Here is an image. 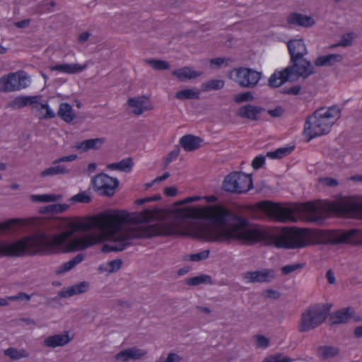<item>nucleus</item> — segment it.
Here are the masks:
<instances>
[{
    "instance_id": "obj_1",
    "label": "nucleus",
    "mask_w": 362,
    "mask_h": 362,
    "mask_svg": "<svg viewBox=\"0 0 362 362\" xmlns=\"http://www.w3.org/2000/svg\"><path fill=\"white\" fill-rule=\"evenodd\" d=\"M153 216L151 209L134 214L120 210L104 211L102 219L109 243L103 246L102 252L123 251L134 239L189 233L207 242L238 240L247 244V218L221 205L184 207L177 209L166 221L132 226L148 222Z\"/></svg>"
},
{
    "instance_id": "obj_2",
    "label": "nucleus",
    "mask_w": 362,
    "mask_h": 362,
    "mask_svg": "<svg viewBox=\"0 0 362 362\" xmlns=\"http://www.w3.org/2000/svg\"><path fill=\"white\" fill-rule=\"evenodd\" d=\"M65 226L64 231L52 235L40 232L16 241H0V255L18 257L82 250V237L70 240L76 232L82 231V221H67Z\"/></svg>"
},
{
    "instance_id": "obj_3",
    "label": "nucleus",
    "mask_w": 362,
    "mask_h": 362,
    "mask_svg": "<svg viewBox=\"0 0 362 362\" xmlns=\"http://www.w3.org/2000/svg\"><path fill=\"white\" fill-rule=\"evenodd\" d=\"M257 212H255V218H262L264 215L281 222H295L296 218L295 213L306 212L314 214L317 212V207L312 203H305L301 205L292 204L291 206H283L271 201H263L256 204Z\"/></svg>"
},
{
    "instance_id": "obj_4",
    "label": "nucleus",
    "mask_w": 362,
    "mask_h": 362,
    "mask_svg": "<svg viewBox=\"0 0 362 362\" xmlns=\"http://www.w3.org/2000/svg\"><path fill=\"white\" fill-rule=\"evenodd\" d=\"M341 110L337 106L328 109L319 108L308 117L304 127L303 134L307 141L329 132L334 122L340 117Z\"/></svg>"
},
{
    "instance_id": "obj_5",
    "label": "nucleus",
    "mask_w": 362,
    "mask_h": 362,
    "mask_svg": "<svg viewBox=\"0 0 362 362\" xmlns=\"http://www.w3.org/2000/svg\"><path fill=\"white\" fill-rule=\"evenodd\" d=\"M327 313L325 305H316L308 308L301 315L299 331L305 332L317 327L325 321Z\"/></svg>"
},
{
    "instance_id": "obj_6",
    "label": "nucleus",
    "mask_w": 362,
    "mask_h": 362,
    "mask_svg": "<svg viewBox=\"0 0 362 362\" xmlns=\"http://www.w3.org/2000/svg\"><path fill=\"white\" fill-rule=\"evenodd\" d=\"M252 187L251 175L241 172H232L224 179L222 188L224 191L243 194L248 192Z\"/></svg>"
},
{
    "instance_id": "obj_7",
    "label": "nucleus",
    "mask_w": 362,
    "mask_h": 362,
    "mask_svg": "<svg viewBox=\"0 0 362 362\" xmlns=\"http://www.w3.org/2000/svg\"><path fill=\"white\" fill-rule=\"evenodd\" d=\"M291 65L284 69V72L294 81L300 77L303 79L316 73L311 62L304 57L290 58Z\"/></svg>"
},
{
    "instance_id": "obj_8",
    "label": "nucleus",
    "mask_w": 362,
    "mask_h": 362,
    "mask_svg": "<svg viewBox=\"0 0 362 362\" xmlns=\"http://www.w3.org/2000/svg\"><path fill=\"white\" fill-rule=\"evenodd\" d=\"M42 96H18L11 101L8 106L13 109H21L25 106L30 105L33 109H46V113L42 116V118L51 119L55 117V113L49 108L47 103L40 102Z\"/></svg>"
},
{
    "instance_id": "obj_9",
    "label": "nucleus",
    "mask_w": 362,
    "mask_h": 362,
    "mask_svg": "<svg viewBox=\"0 0 362 362\" xmlns=\"http://www.w3.org/2000/svg\"><path fill=\"white\" fill-rule=\"evenodd\" d=\"M28 78L23 71L10 73L0 78V92L19 90L28 86Z\"/></svg>"
},
{
    "instance_id": "obj_10",
    "label": "nucleus",
    "mask_w": 362,
    "mask_h": 362,
    "mask_svg": "<svg viewBox=\"0 0 362 362\" xmlns=\"http://www.w3.org/2000/svg\"><path fill=\"white\" fill-rule=\"evenodd\" d=\"M92 182L95 191L99 194L106 197L113 196L119 186L117 178L110 177L105 173H100L95 176Z\"/></svg>"
},
{
    "instance_id": "obj_11",
    "label": "nucleus",
    "mask_w": 362,
    "mask_h": 362,
    "mask_svg": "<svg viewBox=\"0 0 362 362\" xmlns=\"http://www.w3.org/2000/svg\"><path fill=\"white\" fill-rule=\"evenodd\" d=\"M360 231L357 229L348 230H329L325 233V240L330 244L354 243L361 242Z\"/></svg>"
},
{
    "instance_id": "obj_12",
    "label": "nucleus",
    "mask_w": 362,
    "mask_h": 362,
    "mask_svg": "<svg viewBox=\"0 0 362 362\" xmlns=\"http://www.w3.org/2000/svg\"><path fill=\"white\" fill-rule=\"evenodd\" d=\"M235 73V81L243 88L255 87L262 77V73L252 69L240 67L234 69Z\"/></svg>"
},
{
    "instance_id": "obj_13",
    "label": "nucleus",
    "mask_w": 362,
    "mask_h": 362,
    "mask_svg": "<svg viewBox=\"0 0 362 362\" xmlns=\"http://www.w3.org/2000/svg\"><path fill=\"white\" fill-rule=\"evenodd\" d=\"M274 269H263L258 271L247 272L243 274L244 280L247 283H269L275 279Z\"/></svg>"
},
{
    "instance_id": "obj_14",
    "label": "nucleus",
    "mask_w": 362,
    "mask_h": 362,
    "mask_svg": "<svg viewBox=\"0 0 362 362\" xmlns=\"http://www.w3.org/2000/svg\"><path fill=\"white\" fill-rule=\"evenodd\" d=\"M77 159L76 154H71L66 156L60 157L52 162L53 165L59 164L62 162H71ZM68 170L64 165H58L49 167L40 173L41 177L53 176L57 175L68 174Z\"/></svg>"
},
{
    "instance_id": "obj_15",
    "label": "nucleus",
    "mask_w": 362,
    "mask_h": 362,
    "mask_svg": "<svg viewBox=\"0 0 362 362\" xmlns=\"http://www.w3.org/2000/svg\"><path fill=\"white\" fill-rule=\"evenodd\" d=\"M88 284L86 281L74 285L71 287L64 288L58 293L57 296L48 298L46 302L47 306H52V302H58L61 298H68L74 295L81 294L86 291Z\"/></svg>"
},
{
    "instance_id": "obj_16",
    "label": "nucleus",
    "mask_w": 362,
    "mask_h": 362,
    "mask_svg": "<svg viewBox=\"0 0 362 362\" xmlns=\"http://www.w3.org/2000/svg\"><path fill=\"white\" fill-rule=\"evenodd\" d=\"M127 105L132 108V113L136 116L141 115L144 111L153 109L151 103L145 95L129 98Z\"/></svg>"
},
{
    "instance_id": "obj_17",
    "label": "nucleus",
    "mask_w": 362,
    "mask_h": 362,
    "mask_svg": "<svg viewBox=\"0 0 362 362\" xmlns=\"http://www.w3.org/2000/svg\"><path fill=\"white\" fill-rule=\"evenodd\" d=\"M264 109L259 106L247 104L240 107L236 113L237 116L247 119L252 121H257L259 119L260 114Z\"/></svg>"
},
{
    "instance_id": "obj_18",
    "label": "nucleus",
    "mask_w": 362,
    "mask_h": 362,
    "mask_svg": "<svg viewBox=\"0 0 362 362\" xmlns=\"http://www.w3.org/2000/svg\"><path fill=\"white\" fill-rule=\"evenodd\" d=\"M287 47L290 58L305 57L308 54L306 45L302 38L290 40L287 42Z\"/></svg>"
},
{
    "instance_id": "obj_19",
    "label": "nucleus",
    "mask_w": 362,
    "mask_h": 362,
    "mask_svg": "<svg viewBox=\"0 0 362 362\" xmlns=\"http://www.w3.org/2000/svg\"><path fill=\"white\" fill-rule=\"evenodd\" d=\"M287 23L289 25L308 28L315 25V22L311 16L299 13H291L287 17Z\"/></svg>"
},
{
    "instance_id": "obj_20",
    "label": "nucleus",
    "mask_w": 362,
    "mask_h": 362,
    "mask_svg": "<svg viewBox=\"0 0 362 362\" xmlns=\"http://www.w3.org/2000/svg\"><path fill=\"white\" fill-rule=\"evenodd\" d=\"M71 340L69 333L66 332L64 334H57L47 337L44 339L43 344L46 347L54 349L66 345Z\"/></svg>"
},
{
    "instance_id": "obj_21",
    "label": "nucleus",
    "mask_w": 362,
    "mask_h": 362,
    "mask_svg": "<svg viewBox=\"0 0 362 362\" xmlns=\"http://www.w3.org/2000/svg\"><path fill=\"white\" fill-rule=\"evenodd\" d=\"M354 314L353 308L347 307L334 312L329 316L330 325L346 323Z\"/></svg>"
},
{
    "instance_id": "obj_22",
    "label": "nucleus",
    "mask_w": 362,
    "mask_h": 362,
    "mask_svg": "<svg viewBox=\"0 0 362 362\" xmlns=\"http://www.w3.org/2000/svg\"><path fill=\"white\" fill-rule=\"evenodd\" d=\"M203 139L192 134H186L182 136L179 144L186 151H194L201 147Z\"/></svg>"
},
{
    "instance_id": "obj_23",
    "label": "nucleus",
    "mask_w": 362,
    "mask_h": 362,
    "mask_svg": "<svg viewBox=\"0 0 362 362\" xmlns=\"http://www.w3.org/2000/svg\"><path fill=\"white\" fill-rule=\"evenodd\" d=\"M146 352L136 347L122 350L115 356L116 361L127 362L131 359L138 360L145 355Z\"/></svg>"
},
{
    "instance_id": "obj_24",
    "label": "nucleus",
    "mask_w": 362,
    "mask_h": 362,
    "mask_svg": "<svg viewBox=\"0 0 362 362\" xmlns=\"http://www.w3.org/2000/svg\"><path fill=\"white\" fill-rule=\"evenodd\" d=\"M87 64H59L50 67L51 71H57L59 72L74 74L80 73L87 68Z\"/></svg>"
},
{
    "instance_id": "obj_25",
    "label": "nucleus",
    "mask_w": 362,
    "mask_h": 362,
    "mask_svg": "<svg viewBox=\"0 0 362 362\" xmlns=\"http://www.w3.org/2000/svg\"><path fill=\"white\" fill-rule=\"evenodd\" d=\"M344 57L339 54H331L318 57L314 62L316 66H331L336 63L341 62Z\"/></svg>"
},
{
    "instance_id": "obj_26",
    "label": "nucleus",
    "mask_w": 362,
    "mask_h": 362,
    "mask_svg": "<svg viewBox=\"0 0 362 362\" xmlns=\"http://www.w3.org/2000/svg\"><path fill=\"white\" fill-rule=\"evenodd\" d=\"M105 141V139L104 138L86 139L81 143L76 144L75 148L78 150H82L83 152H86L90 149L97 150L103 146Z\"/></svg>"
},
{
    "instance_id": "obj_27",
    "label": "nucleus",
    "mask_w": 362,
    "mask_h": 362,
    "mask_svg": "<svg viewBox=\"0 0 362 362\" xmlns=\"http://www.w3.org/2000/svg\"><path fill=\"white\" fill-rule=\"evenodd\" d=\"M293 81L288 74L284 72V69L281 71H275L269 78L268 85L272 88H278L286 81Z\"/></svg>"
},
{
    "instance_id": "obj_28",
    "label": "nucleus",
    "mask_w": 362,
    "mask_h": 362,
    "mask_svg": "<svg viewBox=\"0 0 362 362\" xmlns=\"http://www.w3.org/2000/svg\"><path fill=\"white\" fill-rule=\"evenodd\" d=\"M317 356L322 360L334 358L339 354V349L334 346H320L316 349Z\"/></svg>"
},
{
    "instance_id": "obj_29",
    "label": "nucleus",
    "mask_w": 362,
    "mask_h": 362,
    "mask_svg": "<svg viewBox=\"0 0 362 362\" xmlns=\"http://www.w3.org/2000/svg\"><path fill=\"white\" fill-rule=\"evenodd\" d=\"M202 74V72H198L192 70L188 66H185L183 68H180L173 71V75L175 76L180 81L196 78L197 77L201 76Z\"/></svg>"
},
{
    "instance_id": "obj_30",
    "label": "nucleus",
    "mask_w": 362,
    "mask_h": 362,
    "mask_svg": "<svg viewBox=\"0 0 362 362\" xmlns=\"http://www.w3.org/2000/svg\"><path fill=\"white\" fill-rule=\"evenodd\" d=\"M344 209L352 216L362 218V203L347 200L344 203Z\"/></svg>"
},
{
    "instance_id": "obj_31",
    "label": "nucleus",
    "mask_w": 362,
    "mask_h": 362,
    "mask_svg": "<svg viewBox=\"0 0 362 362\" xmlns=\"http://www.w3.org/2000/svg\"><path fill=\"white\" fill-rule=\"evenodd\" d=\"M57 115L67 123H70L75 118L72 107L67 103H62L59 105Z\"/></svg>"
},
{
    "instance_id": "obj_32",
    "label": "nucleus",
    "mask_w": 362,
    "mask_h": 362,
    "mask_svg": "<svg viewBox=\"0 0 362 362\" xmlns=\"http://www.w3.org/2000/svg\"><path fill=\"white\" fill-rule=\"evenodd\" d=\"M134 163L132 158L122 159L118 163L109 164L107 168L110 170H118L122 172L129 173L132 170Z\"/></svg>"
},
{
    "instance_id": "obj_33",
    "label": "nucleus",
    "mask_w": 362,
    "mask_h": 362,
    "mask_svg": "<svg viewBox=\"0 0 362 362\" xmlns=\"http://www.w3.org/2000/svg\"><path fill=\"white\" fill-rule=\"evenodd\" d=\"M69 206L66 204H54L41 207L40 212L42 214L54 215L65 211L69 209Z\"/></svg>"
},
{
    "instance_id": "obj_34",
    "label": "nucleus",
    "mask_w": 362,
    "mask_h": 362,
    "mask_svg": "<svg viewBox=\"0 0 362 362\" xmlns=\"http://www.w3.org/2000/svg\"><path fill=\"white\" fill-rule=\"evenodd\" d=\"M85 258V255L82 253L78 254L71 260L64 263L58 270L57 273L62 274L69 272L75 267L77 264L81 263Z\"/></svg>"
},
{
    "instance_id": "obj_35",
    "label": "nucleus",
    "mask_w": 362,
    "mask_h": 362,
    "mask_svg": "<svg viewBox=\"0 0 362 362\" xmlns=\"http://www.w3.org/2000/svg\"><path fill=\"white\" fill-rule=\"evenodd\" d=\"M225 82L221 79H212L202 84V91L218 90L223 88Z\"/></svg>"
},
{
    "instance_id": "obj_36",
    "label": "nucleus",
    "mask_w": 362,
    "mask_h": 362,
    "mask_svg": "<svg viewBox=\"0 0 362 362\" xmlns=\"http://www.w3.org/2000/svg\"><path fill=\"white\" fill-rule=\"evenodd\" d=\"M144 62L150 65L153 69L161 71L168 70L170 69V64L165 60L156 59H144Z\"/></svg>"
},
{
    "instance_id": "obj_37",
    "label": "nucleus",
    "mask_w": 362,
    "mask_h": 362,
    "mask_svg": "<svg viewBox=\"0 0 362 362\" xmlns=\"http://www.w3.org/2000/svg\"><path fill=\"white\" fill-rule=\"evenodd\" d=\"M4 354L12 360H18L22 358L29 357V354L26 351L23 349L18 350L17 349L11 347L4 350Z\"/></svg>"
},
{
    "instance_id": "obj_38",
    "label": "nucleus",
    "mask_w": 362,
    "mask_h": 362,
    "mask_svg": "<svg viewBox=\"0 0 362 362\" xmlns=\"http://www.w3.org/2000/svg\"><path fill=\"white\" fill-rule=\"evenodd\" d=\"M199 90L189 88L177 91L175 94V97L179 100L199 99Z\"/></svg>"
},
{
    "instance_id": "obj_39",
    "label": "nucleus",
    "mask_w": 362,
    "mask_h": 362,
    "mask_svg": "<svg viewBox=\"0 0 362 362\" xmlns=\"http://www.w3.org/2000/svg\"><path fill=\"white\" fill-rule=\"evenodd\" d=\"M203 283L212 284L213 281L211 277L206 274H202L186 280V284L189 286H197Z\"/></svg>"
},
{
    "instance_id": "obj_40",
    "label": "nucleus",
    "mask_w": 362,
    "mask_h": 362,
    "mask_svg": "<svg viewBox=\"0 0 362 362\" xmlns=\"http://www.w3.org/2000/svg\"><path fill=\"white\" fill-rule=\"evenodd\" d=\"M31 200L33 202H54L62 199V196L61 194L55 195V194H40V195H32Z\"/></svg>"
},
{
    "instance_id": "obj_41",
    "label": "nucleus",
    "mask_w": 362,
    "mask_h": 362,
    "mask_svg": "<svg viewBox=\"0 0 362 362\" xmlns=\"http://www.w3.org/2000/svg\"><path fill=\"white\" fill-rule=\"evenodd\" d=\"M293 150V147L279 148L274 151L267 152V156L273 159H279L291 153Z\"/></svg>"
},
{
    "instance_id": "obj_42",
    "label": "nucleus",
    "mask_w": 362,
    "mask_h": 362,
    "mask_svg": "<svg viewBox=\"0 0 362 362\" xmlns=\"http://www.w3.org/2000/svg\"><path fill=\"white\" fill-rule=\"evenodd\" d=\"M210 250H205L198 253L191 254L184 257L185 260H190L193 262H199L207 259L209 257Z\"/></svg>"
},
{
    "instance_id": "obj_43",
    "label": "nucleus",
    "mask_w": 362,
    "mask_h": 362,
    "mask_svg": "<svg viewBox=\"0 0 362 362\" xmlns=\"http://www.w3.org/2000/svg\"><path fill=\"white\" fill-rule=\"evenodd\" d=\"M254 100L252 93L250 91L235 94L233 100L236 103H242L244 102H252Z\"/></svg>"
},
{
    "instance_id": "obj_44",
    "label": "nucleus",
    "mask_w": 362,
    "mask_h": 362,
    "mask_svg": "<svg viewBox=\"0 0 362 362\" xmlns=\"http://www.w3.org/2000/svg\"><path fill=\"white\" fill-rule=\"evenodd\" d=\"M180 154V148L179 147H176L174 150L170 151L164 158V162L163 164V169H166L168 167V165L175 159Z\"/></svg>"
},
{
    "instance_id": "obj_45",
    "label": "nucleus",
    "mask_w": 362,
    "mask_h": 362,
    "mask_svg": "<svg viewBox=\"0 0 362 362\" xmlns=\"http://www.w3.org/2000/svg\"><path fill=\"white\" fill-rule=\"evenodd\" d=\"M354 36L353 33H347L345 35H343L340 41L338 44L334 45L332 47H335L337 46H342V47H349L352 45V41Z\"/></svg>"
},
{
    "instance_id": "obj_46",
    "label": "nucleus",
    "mask_w": 362,
    "mask_h": 362,
    "mask_svg": "<svg viewBox=\"0 0 362 362\" xmlns=\"http://www.w3.org/2000/svg\"><path fill=\"white\" fill-rule=\"evenodd\" d=\"M70 200L73 202L87 204L91 201V198L85 192H82L72 197Z\"/></svg>"
},
{
    "instance_id": "obj_47",
    "label": "nucleus",
    "mask_w": 362,
    "mask_h": 362,
    "mask_svg": "<svg viewBox=\"0 0 362 362\" xmlns=\"http://www.w3.org/2000/svg\"><path fill=\"white\" fill-rule=\"evenodd\" d=\"M292 359L288 356H284L282 354H277L267 357L262 362H291Z\"/></svg>"
},
{
    "instance_id": "obj_48",
    "label": "nucleus",
    "mask_w": 362,
    "mask_h": 362,
    "mask_svg": "<svg viewBox=\"0 0 362 362\" xmlns=\"http://www.w3.org/2000/svg\"><path fill=\"white\" fill-rule=\"evenodd\" d=\"M182 360V356H179L176 353L170 352L168 354L166 359H163L160 357L155 362H180Z\"/></svg>"
},
{
    "instance_id": "obj_49",
    "label": "nucleus",
    "mask_w": 362,
    "mask_h": 362,
    "mask_svg": "<svg viewBox=\"0 0 362 362\" xmlns=\"http://www.w3.org/2000/svg\"><path fill=\"white\" fill-rule=\"evenodd\" d=\"M231 61L232 60L230 58L217 57L210 59L209 63L211 66L215 65L218 67H221L223 64L225 66H228Z\"/></svg>"
},
{
    "instance_id": "obj_50",
    "label": "nucleus",
    "mask_w": 362,
    "mask_h": 362,
    "mask_svg": "<svg viewBox=\"0 0 362 362\" xmlns=\"http://www.w3.org/2000/svg\"><path fill=\"white\" fill-rule=\"evenodd\" d=\"M318 181L327 187H336L339 185V182L337 179L329 177H320Z\"/></svg>"
},
{
    "instance_id": "obj_51",
    "label": "nucleus",
    "mask_w": 362,
    "mask_h": 362,
    "mask_svg": "<svg viewBox=\"0 0 362 362\" xmlns=\"http://www.w3.org/2000/svg\"><path fill=\"white\" fill-rule=\"evenodd\" d=\"M303 264H288L283 267L281 268V272L283 274L288 275L290 273L303 267Z\"/></svg>"
},
{
    "instance_id": "obj_52",
    "label": "nucleus",
    "mask_w": 362,
    "mask_h": 362,
    "mask_svg": "<svg viewBox=\"0 0 362 362\" xmlns=\"http://www.w3.org/2000/svg\"><path fill=\"white\" fill-rule=\"evenodd\" d=\"M122 265V261L120 259H114L108 262L109 273H113L118 271Z\"/></svg>"
},
{
    "instance_id": "obj_53",
    "label": "nucleus",
    "mask_w": 362,
    "mask_h": 362,
    "mask_svg": "<svg viewBox=\"0 0 362 362\" xmlns=\"http://www.w3.org/2000/svg\"><path fill=\"white\" fill-rule=\"evenodd\" d=\"M301 90V86L299 85L294 86L291 88H284L281 90V93L287 95H297Z\"/></svg>"
},
{
    "instance_id": "obj_54",
    "label": "nucleus",
    "mask_w": 362,
    "mask_h": 362,
    "mask_svg": "<svg viewBox=\"0 0 362 362\" xmlns=\"http://www.w3.org/2000/svg\"><path fill=\"white\" fill-rule=\"evenodd\" d=\"M30 298H31V296H30L25 293H23V292H20L16 296H8L6 299H7V300H21L28 301L30 300Z\"/></svg>"
},
{
    "instance_id": "obj_55",
    "label": "nucleus",
    "mask_w": 362,
    "mask_h": 362,
    "mask_svg": "<svg viewBox=\"0 0 362 362\" xmlns=\"http://www.w3.org/2000/svg\"><path fill=\"white\" fill-rule=\"evenodd\" d=\"M160 199H161V196L160 194H156L152 197H148L137 199V200H136L135 203L138 205H141L146 202H156V201H159Z\"/></svg>"
},
{
    "instance_id": "obj_56",
    "label": "nucleus",
    "mask_w": 362,
    "mask_h": 362,
    "mask_svg": "<svg viewBox=\"0 0 362 362\" xmlns=\"http://www.w3.org/2000/svg\"><path fill=\"white\" fill-rule=\"evenodd\" d=\"M257 346L259 348H266L269 346V340L263 335L258 334L256 336Z\"/></svg>"
},
{
    "instance_id": "obj_57",
    "label": "nucleus",
    "mask_w": 362,
    "mask_h": 362,
    "mask_svg": "<svg viewBox=\"0 0 362 362\" xmlns=\"http://www.w3.org/2000/svg\"><path fill=\"white\" fill-rule=\"evenodd\" d=\"M18 219H10L4 223H0V233L10 229L14 224L19 222Z\"/></svg>"
},
{
    "instance_id": "obj_58",
    "label": "nucleus",
    "mask_w": 362,
    "mask_h": 362,
    "mask_svg": "<svg viewBox=\"0 0 362 362\" xmlns=\"http://www.w3.org/2000/svg\"><path fill=\"white\" fill-rule=\"evenodd\" d=\"M265 162V158L263 156H259L254 158L252 163V166L254 169L257 170L260 168Z\"/></svg>"
},
{
    "instance_id": "obj_59",
    "label": "nucleus",
    "mask_w": 362,
    "mask_h": 362,
    "mask_svg": "<svg viewBox=\"0 0 362 362\" xmlns=\"http://www.w3.org/2000/svg\"><path fill=\"white\" fill-rule=\"evenodd\" d=\"M267 112L273 117H280L284 113V109L281 106H277L273 110H269Z\"/></svg>"
},
{
    "instance_id": "obj_60",
    "label": "nucleus",
    "mask_w": 362,
    "mask_h": 362,
    "mask_svg": "<svg viewBox=\"0 0 362 362\" xmlns=\"http://www.w3.org/2000/svg\"><path fill=\"white\" fill-rule=\"evenodd\" d=\"M177 193V189L175 187H168L164 189V194L167 197H175Z\"/></svg>"
},
{
    "instance_id": "obj_61",
    "label": "nucleus",
    "mask_w": 362,
    "mask_h": 362,
    "mask_svg": "<svg viewBox=\"0 0 362 362\" xmlns=\"http://www.w3.org/2000/svg\"><path fill=\"white\" fill-rule=\"evenodd\" d=\"M266 292L267 293V296L268 298H274V299H278L281 296L280 293H279L278 291H274L273 289H267Z\"/></svg>"
},
{
    "instance_id": "obj_62",
    "label": "nucleus",
    "mask_w": 362,
    "mask_h": 362,
    "mask_svg": "<svg viewBox=\"0 0 362 362\" xmlns=\"http://www.w3.org/2000/svg\"><path fill=\"white\" fill-rule=\"evenodd\" d=\"M90 36V33L88 32H83L81 33L78 37V42L79 43H84L86 42Z\"/></svg>"
},
{
    "instance_id": "obj_63",
    "label": "nucleus",
    "mask_w": 362,
    "mask_h": 362,
    "mask_svg": "<svg viewBox=\"0 0 362 362\" xmlns=\"http://www.w3.org/2000/svg\"><path fill=\"white\" fill-rule=\"evenodd\" d=\"M326 278L327 279L329 284H334L336 283V279L332 269H329L327 272Z\"/></svg>"
},
{
    "instance_id": "obj_64",
    "label": "nucleus",
    "mask_w": 362,
    "mask_h": 362,
    "mask_svg": "<svg viewBox=\"0 0 362 362\" xmlns=\"http://www.w3.org/2000/svg\"><path fill=\"white\" fill-rule=\"evenodd\" d=\"M30 22V19H25V20H23V21H20L16 22L14 25L17 28H25V27L29 25Z\"/></svg>"
}]
</instances>
